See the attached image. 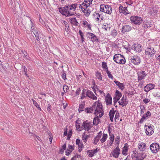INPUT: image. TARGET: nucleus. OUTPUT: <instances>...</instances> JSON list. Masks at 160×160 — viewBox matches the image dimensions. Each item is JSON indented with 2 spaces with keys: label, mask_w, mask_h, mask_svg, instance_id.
Returning a JSON list of instances; mask_svg holds the SVG:
<instances>
[{
  "label": "nucleus",
  "mask_w": 160,
  "mask_h": 160,
  "mask_svg": "<svg viewBox=\"0 0 160 160\" xmlns=\"http://www.w3.org/2000/svg\"><path fill=\"white\" fill-rule=\"evenodd\" d=\"M58 9L59 12L62 14L67 17L74 15L76 13L74 12H72L68 5H66L63 7L59 8Z\"/></svg>",
  "instance_id": "1"
},
{
  "label": "nucleus",
  "mask_w": 160,
  "mask_h": 160,
  "mask_svg": "<svg viewBox=\"0 0 160 160\" xmlns=\"http://www.w3.org/2000/svg\"><path fill=\"white\" fill-rule=\"evenodd\" d=\"M113 60L117 63L122 64H124L126 62L124 57L119 54H116L114 56Z\"/></svg>",
  "instance_id": "2"
},
{
  "label": "nucleus",
  "mask_w": 160,
  "mask_h": 160,
  "mask_svg": "<svg viewBox=\"0 0 160 160\" xmlns=\"http://www.w3.org/2000/svg\"><path fill=\"white\" fill-rule=\"evenodd\" d=\"M100 10L102 12L110 14L112 12V8L108 5L102 4L100 5Z\"/></svg>",
  "instance_id": "3"
},
{
  "label": "nucleus",
  "mask_w": 160,
  "mask_h": 160,
  "mask_svg": "<svg viewBox=\"0 0 160 160\" xmlns=\"http://www.w3.org/2000/svg\"><path fill=\"white\" fill-rule=\"evenodd\" d=\"M130 20L132 22L137 25H140L143 21L141 18L138 16H131Z\"/></svg>",
  "instance_id": "4"
},
{
  "label": "nucleus",
  "mask_w": 160,
  "mask_h": 160,
  "mask_svg": "<svg viewBox=\"0 0 160 160\" xmlns=\"http://www.w3.org/2000/svg\"><path fill=\"white\" fill-rule=\"evenodd\" d=\"M150 149L153 153H157L160 149V146L158 144L154 142L152 143L150 147Z\"/></svg>",
  "instance_id": "5"
},
{
  "label": "nucleus",
  "mask_w": 160,
  "mask_h": 160,
  "mask_svg": "<svg viewBox=\"0 0 160 160\" xmlns=\"http://www.w3.org/2000/svg\"><path fill=\"white\" fill-rule=\"evenodd\" d=\"M130 60L132 63L136 65H139L141 62L140 57L137 55L133 56L131 58Z\"/></svg>",
  "instance_id": "6"
},
{
  "label": "nucleus",
  "mask_w": 160,
  "mask_h": 160,
  "mask_svg": "<svg viewBox=\"0 0 160 160\" xmlns=\"http://www.w3.org/2000/svg\"><path fill=\"white\" fill-rule=\"evenodd\" d=\"M145 127H146L145 129V132L147 135H151L153 134L154 132V126L152 125H145Z\"/></svg>",
  "instance_id": "7"
},
{
  "label": "nucleus",
  "mask_w": 160,
  "mask_h": 160,
  "mask_svg": "<svg viewBox=\"0 0 160 160\" xmlns=\"http://www.w3.org/2000/svg\"><path fill=\"white\" fill-rule=\"evenodd\" d=\"M143 47L142 46L139 44L135 43L133 44L132 46V49L136 52L140 53L141 52Z\"/></svg>",
  "instance_id": "8"
},
{
  "label": "nucleus",
  "mask_w": 160,
  "mask_h": 160,
  "mask_svg": "<svg viewBox=\"0 0 160 160\" xmlns=\"http://www.w3.org/2000/svg\"><path fill=\"white\" fill-rule=\"evenodd\" d=\"M146 156L147 155L144 154L142 152H137L136 156L135 155H133V157L136 158V160H143Z\"/></svg>",
  "instance_id": "9"
},
{
  "label": "nucleus",
  "mask_w": 160,
  "mask_h": 160,
  "mask_svg": "<svg viewBox=\"0 0 160 160\" xmlns=\"http://www.w3.org/2000/svg\"><path fill=\"white\" fill-rule=\"evenodd\" d=\"M119 11L120 13H122L125 15L130 13L129 12L128 10L127 7H124L121 5H120L119 8Z\"/></svg>",
  "instance_id": "10"
},
{
  "label": "nucleus",
  "mask_w": 160,
  "mask_h": 160,
  "mask_svg": "<svg viewBox=\"0 0 160 160\" xmlns=\"http://www.w3.org/2000/svg\"><path fill=\"white\" fill-rule=\"evenodd\" d=\"M158 7L157 5H155L154 7L150 9L149 13L152 16H154L156 15L158 12Z\"/></svg>",
  "instance_id": "11"
},
{
  "label": "nucleus",
  "mask_w": 160,
  "mask_h": 160,
  "mask_svg": "<svg viewBox=\"0 0 160 160\" xmlns=\"http://www.w3.org/2000/svg\"><path fill=\"white\" fill-rule=\"evenodd\" d=\"M86 96L94 100H96L97 99V98L94 94L93 93L89 90L87 91Z\"/></svg>",
  "instance_id": "12"
},
{
  "label": "nucleus",
  "mask_w": 160,
  "mask_h": 160,
  "mask_svg": "<svg viewBox=\"0 0 160 160\" xmlns=\"http://www.w3.org/2000/svg\"><path fill=\"white\" fill-rule=\"evenodd\" d=\"M29 21L31 22V24H32V22L30 17L27 16H25L24 15L23 18L22 19V22L23 25H25Z\"/></svg>",
  "instance_id": "13"
},
{
  "label": "nucleus",
  "mask_w": 160,
  "mask_h": 160,
  "mask_svg": "<svg viewBox=\"0 0 160 160\" xmlns=\"http://www.w3.org/2000/svg\"><path fill=\"white\" fill-rule=\"evenodd\" d=\"M87 34H88L91 37L90 38H90L91 39V41L93 42H99L98 39L97 38V36L93 33L89 32H87Z\"/></svg>",
  "instance_id": "14"
},
{
  "label": "nucleus",
  "mask_w": 160,
  "mask_h": 160,
  "mask_svg": "<svg viewBox=\"0 0 160 160\" xmlns=\"http://www.w3.org/2000/svg\"><path fill=\"white\" fill-rule=\"evenodd\" d=\"M120 149L118 146H117L116 148L114 149L112 153V155L113 156L117 158L118 157V156L120 154Z\"/></svg>",
  "instance_id": "15"
},
{
  "label": "nucleus",
  "mask_w": 160,
  "mask_h": 160,
  "mask_svg": "<svg viewBox=\"0 0 160 160\" xmlns=\"http://www.w3.org/2000/svg\"><path fill=\"white\" fill-rule=\"evenodd\" d=\"M105 100L107 105L112 104V98L109 93H108L105 97Z\"/></svg>",
  "instance_id": "16"
},
{
  "label": "nucleus",
  "mask_w": 160,
  "mask_h": 160,
  "mask_svg": "<svg viewBox=\"0 0 160 160\" xmlns=\"http://www.w3.org/2000/svg\"><path fill=\"white\" fill-rule=\"evenodd\" d=\"M155 86L154 84H149L144 87V90L146 92H148L151 90L153 89Z\"/></svg>",
  "instance_id": "17"
},
{
  "label": "nucleus",
  "mask_w": 160,
  "mask_h": 160,
  "mask_svg": "<svg viewBox=\"0 0 160 160\" xmlns=\"http://www.w3.org/2000/svg\"><path fill=\"white\" fill-rule=\"evenodd\" d=\"M132 29L131 27L128 25L123 26L122 28V32L123 33L125 32L130 31Z\"/></svg>",
  "instance_id": "18"
},
{
  "label": "nucleus",
  "mask_w": 160,
  "mask_h": 160,
  "mask_svg": "<svg viewBox=\"0 0 160 160\" xmlns=\"http://www.w3.org/2000/svg\"><path fill=\"white\" fill-rule=\"evenodd\" d=\"M147 74L144 71H142L141 72L138 73V79L139 81L141 80L144 78L147 75Z\"/></svg>",
  "instance_id": "19"
},
{
  "label": "nucleus",
  "mask_w": 160,
  "mask_h": 160,
  "mask_svg": "<svg viewBox=\"0 0 160 160\" xmlns=\"http://www.w3.org/2000/svg\"><path fill=\"white\" fill-rule=\"evenodd\" d=\"M124 96H123V97L121 99L122 102H120V101H119L118 102L119 105L122 106V107H123L124 105L126 106L128 102V101L127 100V98L126 97H125V98L124 99H125V101H124Z\"/></svg>",
  "instance_id": "20"
},
{
  "label": "nucleus",
  "mask_w": 160,
  "mask_h": 160,
  "mask_svg": "<svg viewBox=\"0 0 160 160\" xmlns=\"http://www.w3.org/2000/svg\"><path fill=\"white\" fill-rule=\"evenodd\" d=\"M80 8H81L83 12L85 13V14L86 16H88L90 13L91 11L89 9L85 8H83V6L80 5Z\"/></svg>",
  "instance_id": "21"
},
{
  "label": "nucleus",
  "mask_w": 160,
  "mask_h": 160,
  "mask_svg": "<svg viewBox=\"0 0 160 160\" xmlns=\"http://www.w3.org/2000/svg\"><path fill=\"white\" fill-rule=\"evenodd\" d=\"M99 150L97 148H96L93 150H88L87 151V153H89L88 156L90 157H92L93 156L94 154L96 153Z\"/></svg>",
  "instance_id": "22"
},
{
  "label": "nucleus",
  "mask_w": 160,
  "mask_h": 160,
  "mask_svg": "<svg viewBox=\"0 0 160 160\" xmlns=\"http://www.w3.org/2000/svg\"><path fill=\"white\" fill-rule=\"evenodd\" d=\"M90 122H88V120H86L84 122L82 123V126H83L84 128H86L87 131H89L91 128L90 127Z\"/></svg>",
  "instance_id": "23"
},
{
  "label": "nucleus",
  "mask_w": 160,
  "mask_h": 160,
  "mask_svg": "<svg viewBox=\"0 0 160 160\" xmlns=\"http://www.w3.org/2000/svg\"><path fill=\"white\" fill-rule=\"evenodd\" d=\"M145 53L147 55H148L150 56V57H152L155 54V53L153 52L152 51H151V47L149 48H148L145 51Z\"/></svg>",
  "instance_id": "24"
},
{
  "label": "nucleus",
  "mask_w": 160,
  "mask_h": 160,
  "mask_svg": "<svg viewBox=\"0 0 160 160\" xmlns=\"http://www.w3.org/2000/svg\"><path fill=\"white\" fill-rule=\"evenodd\" d=\"M114 82L118 87L119 88L122 90H123L124 89L125 86L123 83H121L120 82L116 80L114 81Z\"/></svg>",
  "instance_id": "25"
},
{
  "label": "nucleus",
  "mask_w": 160,
  "mask_h": 160,
  "mask_svg": "<svg viewBox=\"0 0 160 160\" xmlns=\"http://www.w3.org/2000/svg\"><path fill=\"white\" fill-rule=\"evenodd\" d=\"M99 116L96 115V117L94 118L93 121V125L97 126L100 122V119L99 118Z\"/></svg>",
  "instance_id": "26"
},
{
  "label": "nucleus",
  "mask_w": 160,
  "mask_h": 160,
  "mask_svg": "<svg viewBox=\"0 0 160 160\" xmlns=\"http://www.w3.org/2000/svg\"><path fill=\"white\" fill-rule=\"evenodd\" d=\"M70 21L72 24L75 26H78L79 25V23L77 21L75 18H71L70 19Z\"/></svg>",
  "instance_id": "27"
},
{
  "label": "nucleus",
  "mask_w": 160,
  "mask_h": 160,
  "mask_svg": "<svg viewBox=\"0 0 160 160\" xmlns=\"http://www.w3.org/2000/svg\"><path fill=\"white\" fill-rule=\"evenodd\" d=\"M146 144L142 142L138 145V148L141 151H143L145 150Z\"/></svg>",
  "instance_id": "28"
},
{
  "label": "nucleus",
  "mask_w": 160,
  "mask_h": 160,
  "mask_svg": "<svg viewBox=\"0 0 160 160\" xmlns=\"http://www.w3.org/2000/svg\"><path fill=\"white\" fill-rule=\"evenodd\" d=\"M32 32L34 34L36 39L37 40L38 42L40 43V39L39 36V33L38 32L37 30H34V31H32Z\"/></svg>",
  "instance_id": "29"
},
{
  "label": "nucleus",
  "mask_w": 160,
  "mask_h": 160,
  "mask_svg": "<svg viewBox=\"0 0 160 160\" xmlns=\"http://www.w3.org/2000/svg\"><path fill=\"white\" fill-rule=\"evenodd\" d=\"M77 4L74 3L70 5H68V6L69 8H70L71 9L72 11V12H74V11H75L76 10L77 7Z\"/></svg>",
  "instance_id": "30"
},
{
  "label": "nucleus",
  "mask_w": 160,
  "mask_h": 160,
  "mask_svg": "<svg viewBox=\"0 0 160 160\" xmlns=\"http://www.w3.org/2000/svg\"><path fill=\"white\" fill-rule=\"evenodd\" d=\"M152 24H150V23L148 22H143V24L142 27L143 28H149L151 27Z\"/></svg>",
  "instance_id": "31"
},
{
  "label": "nucleus",
  "mask_w": 160,
  "mask_h": 160,
  "mask_svg": "<svg viewBox=\"0 0 160 160\" xmlns=\"http://www.w3.org/2000/svg\"><path fill=\"white\" fill-rule=\"evenodd\" d=\"M84 111L86 113H92L93 111V109L92 107L87 108L85 109Z\"/></svg>",
  "instance_id": "32"
},
{
  "label": "nucleus",
  "mask_w": 160,
  "mask_h": 160,
  "mask_svg": "<svg viewBox=\"0 0 160 160\" xmlns=\"http://www.w3.org/2000/svg\"><path fill=\"white\" fill-rule=\"evenodd\" d=\"M108 137V135L107 134L103 133L102 138L101 139L100 141L101 142L103 143L105 142Z\"/></svg>",
  "instance_id": "33"
},
{
  "label": "nucleus",
  "mask_w": 160,
  "mask_h": 160,
  "mask_svg": "<svg viewBox=\"0 0 160 160\" xmlns=\"http://www.w3.org/2000/svg\"><path fill=\"white\" fill-rule=\"evenodd\" d=\"M113 109L114 108H112V110L109 112V115L110 118L114 117L115 113L116 112V110L114 111Z\"/></svg>",
  "instance_id": "34"
},
{
  "label": "nucleus",
  "mask_w": 160,
  "mask_h": 160,
  "mask_svg": "<svg viewBox=\"0 0 160 160\" xmlns=\"http://www.w3.org/2000/svg\"><path fill=\"white\" fill-rule=\"evenodd\" d=\"M85 105V104L84 102L83 104H81L79 105L78 108V111L79 112L84 111L83 109L84 108Z\"/></svg>",
  "instance_id": "35"
},
{
  "label": "nucleus",
  "mask_w": 160,
  "mask_h": 160,
  "mask_svg": "<svg viewBox=\"0 0 160 160\" xmlns=\"http://www.w3.org/2000/svg\"><path fill=\"white\" fill-rule=\"evenodd\" d=\"M87 91V90L86 89H83L82 93V96L80 98L81 99H83L86 97V96H85V93H86Z\"/></svg>",
  "instance_id": "36"
},
{
  "label": "nucleus",
  "mask_w": 160,
  "mask_h": 160,
  "mask_svg": "<svg viewBox=\"0 0 160 160\" xmlns=\"http://www.w3.org/2000/svg\"><path fill=\"white\" fill-rule=\"evenodd\" d=\"M96 76L97 77V78L100 80H102V76L100 72H99L98 71L96 72Z\"/></svg>",
  "instance_id": "37"
},
{
  "label": "nucleus",
  "mask_w": 160,
  "mask_h": 160,
  "mask_svg": "<svg viewBox=\"0 0 160 160\" xmlns=\"http://www.w3.org/2000/svg\"><path fill=\"white\" fill-rule=\"evenodd\" d=\"M102 11H101L100 10L99 12H95V13L96 15H97V17L100 18V19L101 20H102L103 19V17L102 16H101V14H100V13H102Z\"/></svg>",
  "instance_id": "38"
},
{
  "label": "nucleus",
  "mask_w": 160,
  "mask_h": 160,
  "mask_svg": "<svg viewBox=\"0 0 160 160\" xmlns=\"http://www.w3.org/2000/svg\"><path fill=\"white\" fill-rule=\"evenodd\" d=\"M102 68L103 69H105V70H108V68L107 66V64L106 62H102Z\"/></svg>",
  "instance_id": "39"
},
{
  "label": "nucleus",
  "mask_w": 160,
  "mask_h": 160,
  "mask_svg": "<svg viewBox=\"0 0 160 160\" xmlns=\"http://www.w3.org/2000/svg\"><path fill=\"white\" fill-rule=\"evenodd\" d=\"M68 148L67 149V150L71 152L74 149V145H70L69 144L68 147Z\"/></svg>",
  "instance_id": "40"
},
{
  "label": "nucleus",
  "mask_w": 160,
  "mask_h": 160,
  "mask_svg": "<svg viewBox=\"0 0 160 160\" xmlns=\"http://www.w3.org/2000/svg\"><path fill=\"white\" fill-rule=\"evenodd\" d=\"M115 93L116 94V95L115 97H117V98H120L122 96V93L118 90H116Z\"/></svg>",
  "instance_id": "41"
},
{
  "label": "nucleus",
  "mask_w": 160,
  "mask_h": 160,
  "mask_svg": "<svg viewBox=\"0 0 160 160\" xmlns=\"http://www.w3.org/2000/svg\"><path fill=\"white\" fill-rule=\"evenodd\" d=\"M109 136H110V142L111 141V143L110 146H111L112 144L114 139V136L113 134H112L109 133Z\"/></svg>",
  "instance_id": "42"
},
{
  "label": "nucleus",
  "mask_w": 160,
  "mask_h": 160,
  "mask_svg": "<svg viewBox=\"0 0 160 160\" xmlns=\"http://www.w3.org/2000/svg\"><path fill=\"white\" fill-rule=\"evenodd\" d=\"M106 71L108 75V78L113 80L114 78L112 75L111 74L110 72L108 70H106Z\"/></svg>",
  "instance_id": "43"
},
{
  "label": "nucleus",
  "mask_w": 160,
  "mask_h": 160,
  "mask_svg": "<svg viewBox=\"0 0 160 160\" xmlns=\"http://www.w3.org/2000/svg\"><path fill=\"white\" fill-rule=\"evenodd\" d=\"M98 111L101 112L102 110V103H99V104H98L97 106V108Z\"/></svg>",
  "instance_id": "44"
},
{
  "label": "nucleus",
  "mask_w": 160,
  "mask_h": 160,
  "mask_svg": "<svg viewBox=\"0 0 160 160\" xmlns=\"http://www.w3.org/2000/svg\"><path fill=\"white\" fill-rule=\"evenodd\" d=\"M21 52L22 54H23V57L24 58L27 59L28 56V54L27 52L25 50H21Z\"/></svg>",
  "instance_id": "45"
},
{
  "label": "nucleus",
  "mask_w": 160,
  "mask_h": 160,
  "mask_svg": "<svg viewBox=\"0 0 160 160\" xmlns=\"http://www.w3.org/2000/svg\"><path fill=\"white\" fill-rule=\"evenodd\" d=\"M140 107L141 109L140 114L142 115L144 112L145 107L143 105H141Z\"/></svg>",
  "instance_id": "46"
},
{
  "label": "nucleus",
  "mask_w": 160,
  "mask_h": 160,
  "mask_svg": "<svg viewBox=\"0 0 160 160\" xmlns=\"http://www.w3.org/2000/svg\"><path fill=\"white\" fill-rule=\"evenodd\" d=\"M32 101L33 102V103L34 105L37 108H38L39 110L41 111V108L39 107V105L38 104L37 102L35 101L34 100L32 99Z\"/></svg>",
  "instance_id": "47"
},
{
  "label": "nucleus",
  "mask_w": 160,
  "mask_h": 160,
  "mask_svg": "<svg viewBox=\"0 0 160 160\" xmlns=\"http://www.w3.org/2000/svg\"><path fill=\"white\" fill-rule=\"evenodd\" d=\"M118 34V32L115 29L113 30L112 31V35L114 37H115Z\"/></svg>",
  "instance_id": "48"
},
{
  "label": "nucleus",
  "mask_w": 160,
  "mask_h": 160,
  "mask_svg": "<svg viewBox=\"0 0 160 160\" xmlns=\"http://www.w3.org/2000/svg\"><path fill=\"white\" fill-rule=\"evenodd\" d=\"M72 130H70L69 131L68 133V136L67 137V139L68 140H69L70 138H71L72 136Z\"/></svg>",
  "instance_id": "49"
},
{
  "label": "nucleus",
  "mask_w": 160,
  "mask_h": 160,
  "mask_svg": "<svg viewBox=\"0 0 160 160\" xmlns=\"http://www.w3.org/2000/svg\"><path fill=\"white\" fill-rule=\"evenodd\" d=\"M62 78L64 80H65L66 79H67L66 78V74L65 72L63 70H62Z\"/></svg>",
  "instance_id": "50"
},
{
  "label": "nucleus",
  "mask_w": 160,
  "mask_h": 160,
  "mask_svg": "<svg viewBox=\"0 0 160 160\" xmlns=\"http://www.w3.org/2000/svg\"><path fill=\"white\" fill-rule=\"evenodd\" d=\"M108 24L107 23H104L102 28L106 30H107L108 28L109 29L110 28V27H108Z\"/></svg>",
  "instance_id": "51"
},
{
  "label": "nucleus",
  "mask_w": 160,
  "mask_h": 160,
  "mask_svg": "<svg viewBox=\"0 0 160 160\" xmlns=\"http://www.w3.org/2000/svg\"><path fill=\"white\" fill-rule=\"evenodd\" d=\"M22 69H23L22 71H24V72H25V75L26 76H27L28 77V74L27 73V68L24 66H22Z\"/></svg>",
  "instance_id": "52"
},
{
  "label": "nucleus",
  "mask_w": 160,
  "mask_h": 160,
  "mask_svg": "<svg viewBox=\"0 0 160 160\" xmlns=\"http://www.w3.org/2000/svg\"><path fill=\"white\" fill-rule=\"evenodd\" d=\"M63 90L65 92H68V90H69V88L67 85H64L63 87Z\"/></svg>",
  "instance_id": "53"
},
{
  "label": "nucleus",
  "mask_w": 160,
  "mask_h": 160,
  "mask_svg": "<svg viewBox=\"0 0 160 160\" xmlns=\"http://www.w3.org/2000/svg\"><path fill=\"white\" fill-rule=\"evenodd\" d=\"M120 98H117V97H114L113 98V102H114V105H115L116 103L120 99Z\"/></svg>",
  "instance_id": "54"
},
{
  "label": "nucleus",
  "mask_w": 160,
  "mask_h": 160,
  "mask_svg": "<svg viewBox=\"0 0 160 160\" xmlns=\"http://www.w3.org/2000/svg\"><path fill=\"white\" fill-rule=\"evenodd\" d=\"M116 113L115 118H114V119L115 120L117 119L118 118L120 117L119 113L118 111L117 110V111H116Z\"/></svg>",
  "instance_id": "55"
},
{
  "label": "nucleus",
  "mask_w": 160,
  "mask_h": 160,
  "mask_svg": "<svg viewBox=\"0 0 160 160\" xmlns=\"http://www.w3.org/2000/svg\"><path fill=\"white\" fill-rule=\"evenodd\" d=\"M100 139L96 137L94 138V143L95 145L97 144Z\"/></svg>",
  "instance_id": "56"
},
{
  "label": "nucleus",
  "mask_w": 160,
  "mask_h": 160,
  "mask_svg": "<svg viewBox=\"0 0 160 160\" xmlns=\"http://www.w3.org/2000/svg\"><path fill=\"white\" fill-rule=\"evenodd\" d=\"M80 5L83 6V8H87L89 6V4L88 3V4H86L85 3H83L82 5Z\"/></svg>",
  "instance_id": "57"
},
{
  "label": "nucleus",
  "mask_w": 160,
  "mask_h": 160,
  "mask_svg": "<svg viewBox=\"0 0 160 160\" xmlns=\"http://www.w3.org/2000/svg\"><path fill=\"white\" fill-rule=\"evenodd\" d=\"M85 132H84L82 135V139L83 140V142H86L87 141L88 139L86 138L85 137Z\"/></svg>",
  "instance_id": "58"
},
{
  "label": "nucleus",
  "mask_w": 160,
  "mask_h": 160,
  "mask_svg": "<svg viewBox=\"0 0 160 160\" xmlns=\"http://www.w3.org/2000/svg\"><path fill=\"white\" fill-rule=\"evenodd\" d=\"M81 91V89L80 88H78L76 90V95L77 96L79 95Z\"/></svg>",
  "instance_id": "59"
},
{
  "label": "nucleus",
  "mask_w": 160,
  "mask_h": 160,
  "mask_svg": "<svg viewBox=\"0 0 160 160\" xmlns=\"http://www.w3.org/2000/svg\"><path fill=\"white\" fill-rule=\"evenodd\" d=\"M127 145H128L127 143H126L125 144V146L124 147L123 149L125 152H127L128 150V146H127Z\"/></svg>",
  "instance_id": "60"
},
{
  "label": "nucleus",
  "mask_w": 160,
  "mask_h": 160,
  "mask_svg": "<svg viewBox=\"0 0 160 160\" xmlns=\"http://www.w3.org/2000/svg\"><path fill=\"white\" fill-rule=\"evenodd\" d=\"M101 112H100L98 111L97 109H96L95 110L94 114L95 115H98V114L101 113Z\"/></svg>",
  "instance_id": "61"
},
{
  "label": "nucleus",
  "mask_w": 160,
  "mask_h": 160,
  "mask_svg": "<svg viewBox=\"0 0 160 160\" xmlns=\"http://www.w3.org/2000/svg\"><path fill=\"white\" fill-rule=\"evenodd\" d=\"M76 127L77 129H79L80 128V123L78 122V121H76Z\"/></svg>",
  "instance_id": "62"
},
{
  "label": "nucleus",
  "mask_w": 160,
  "mask_h": 160,
  "mask_svg": "<svg viewBox=\"0 0 160 160\" xmlns=\"http://www.w3.org/2000/svg\"><path fill=\"white\" fill-rule=\"evenodd\" d=\"M120 139V137L119 136H117V137L115 138V142L117 144H119V141L118 140V139Z\"/></svg>",
  "instance_id": "63"
},
{
  "label": "nucleus",
  "mask_w": 160,
  "mask_h": 160,
  "mask_svg": "<svg viewBox=\"0 0 160 160\" xmlns=\"http://www.w3.org/2000/svg\"><path fill=\"white\" fill-rule=\"evenodd\" d=\"M102 135V132L100 131L98 132V134L96 137H97L98 138L100 139V138L101 137Z\"/></svg>",
  "instance_id": "64"
}]
</instances>
